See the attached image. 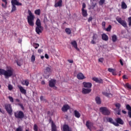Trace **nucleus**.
Wrapping results in <instances>:
<instances>
[{
  "mask_svg": "<svg viewBox=\"0 0 131 131\" xmlns=\"http://www.w3.org/2000/svg\"><path fill=\"white\" fill-rule=\"evenodd\" d=\"M106 120H107V121L108 122H110V123H112V124H114V125H115V126H119V124L114 122V120H113V119H112V118H106Z\"/></svg>",
  "mask_w": 131,
  "mask_h": 131,
  "instance_id": "obj_9",
  "label": "nucleus"
},
{
  "mask_svg": "<svg viewBox=\"0 0 131 131\" xmlns=\"http://www.w3.org/2000/svg\"><path fill=\"white\" fill-rule=\"evenodd\" d=\"M105 4V0H100L99 2V6H103Z\"/></svg>",
  "mask_w": 131,
  "mask_h": 131,
  "instance_id": "obj_36",
  "label": "nucleus"
},
{
  "mask_svg": "<svg viewBox=\"0 0 131 131\" xmlns=\"http://www.w3.org/2000/svg\"><path fill=\"white\" fill-rule=\"evenodd\" d=\"M93 21V17L92 16H90L89 19H88V22H91Z\"/></svg>",
  "mask_w": 131,
  "mask_h": 131,
  "instance_id": "obj_53",
  "label": "nucleus"
},
{
  "mask_svg": "<svg viewBox=\"0 0 131 131\" xmlns=\"http://www.w3.org/2000/svg\"><path fill=\"white\" fill-rule=\"evenodd\" d=\"M112 39L113 42H115L117 40V36L116 35H113L112 36Z\"/></svg>",
  "mask_w": 131,
  "mask_h": 131,
  "instance_id": "obj_33",
  "label": "nucleus"
},
{
  "mask_svg": "<svg viewBox=\"0 0 131 131\" xmlns=\"http://www.w3.org/2000/svg\"><path fill=\"white\" fill-rule=\"evenodd\" d=\"M102 29H106V22L105 21H103L102 23Z\"/></svg>",
  "mask_w": 131,
  "mask_h": 131,
  "instance_id": "obj_40",
  "label": "nucleus"
},
{
  "mask_svg": "<svg viewBox=\"0 0 131 131\" xmlns=\"http://www.w3.org/2000/svg\"><path fill=\"white\" fill-rule=\"evenodd\" d=\"M92 80L93 81H95V82H97V83H103V79L101 78L99 79L97 77H93Z\"/></svg>",
  "mask_w": 131,
  "mask_h": 131,
  "instance_id": "obj_16",
  "label": "nucleus"
},
{
  "mask_svg": "<svg viewBox=\"0 0 131 131\" xmlns=\"http://www.w3.org/2000/svg\"><path fill=\"white\" fill-rule=\"evenodd\" d=\"M11 4L13 6H22V3H19L17 0H11Z\"/></svg>",
  "mask_w": 131,
  "mask_h": 131,
  "instance_id": "obj_15",
  "label": "nucleus"
},
{
  "mask_svg": "<svg viewBox=\"0 0 131 131\" xmlns=\"http://www.w3.org/2000/svg\"><path fill=\"white\" fill-rule=\"evenodd\" d=\"M128 26L129 27H131V16L128 18Z\"/></svg>",
  "mask_w": 131,
  "mask_h": 131,
  "instance_id": "obj_42",
  "label": "nucleus"
},
{
  "mask_svg": "<svg viewBox=\"0 0 131 131\" xmlns=\"http://www.w3.org/2000/svg\"><path fill=\"white\" fill-rule=\"evenodd\" d=\"M126 108L127 110L129 111V112L131 111V106L129 104L126 105Z\"/></svg>",
  "mask_w": 131,
  "mask_h": 131,
  "instance_id": "obj_43",
  "label": "nucleus"
},
{
  "mask_svg": "<svg viewBox=\"0 0 131 131\" xmlns=\"http://www.w3.org/2000/svg\"><path fill=\"white\" fill-rule=\"evenodd\" d=\"M41 52H42V51H41V49L38 50V53H39V54H40V53H41Z\"/></svg>",
  "mask_w": 131,
  "mask_h": 131,
  "instance_id": "obj_64",
  "label": "nucleus"
},
{
  "mask_svg": "<svg viewBox=\"0 0 131 131\" xmlns=\"http://www.w3.org/2000/svg\"><path fill=\"white\" fill-rule=\"evenodd\" d=\"M93 125H94V124L93 123V122L90 121H87L86 122V126L90 130L91 129H92V126H93Z\"/></svg>",
  "mask_w": 131,
  "mask_h": 131,
  "instance_id": "obj_12",
  "label": "nucleus"
},
{
  "mask_svg": "<svg viewBox=\"0 0 131 131\" xmlns=\"http://www.w3.org/2000/svg\"><path fill=\"white\" fill-rule=\"evenodd\" d=\"M16 63H17V64L18 65V66H21V63H20L18 61H17Z\"/></svg>",
  "mask_w": 131,
  "mask_h": 131,
  "instance_id": "obj_63",
  "label": "nucleus"
},
{
  "mask_svg": "<svg viewBox=\"0 0 131 131\" xmlns=\"http://www.w3.org/2000/svg\"><path fill=\"white\" fill-rule=\"evenodd\" d=\"M122 77L123 79H127V77H126V75H124Z\"/></svg>",
  "mask_w": 131,
  "mask_h": 131,
  "instance_id": "obj_57",
  "label": "nucleus"
},
{
  "mask_svg": "<svg viewBox=\"0 0 131 131\" xmlns=\"http://www.w3.org/2000/svg\"><path fill=\"white\" fill-rule=\"evenodd\" d=\"M68 62H69V63H73V60L69 59L68 60Z\"/></svg>",
  "mask_w": 131,
  "mask_h": 131,
  "instance_id": "obj_60",
  "label": "nucleus"
},
{
  "mask_svg": "<svg viewBox=\"0 0 131 131\" xmlns=\"http://www.w3.org/2000/svg\"><path fill=\"white\" fill-rule=\"evenodd\" d=\"M18 106H20V108L22 110H24V106H23V104L22 103H18Z\"/></svg>",
  "mask_w": 131,
  "mask_h": 131,
  "instance_id": "obj_50",
  "label": "nucleus"
},
{
  "mask_svg": "<svg viewBox=\"0 0 131 131\" xmlns=\"http://www.w3.org/2000/svg\"><path fill=\"white\" fill-rule=\"evenodd\" d=\"M36 25L37 27H42L41 26V23H40V19H39V18H37L36 21Z\"/></svg>",
  "mask_w": 131,
  "mask_h": 131,
  "instance_id": "obj_26",
  "label": "nucleus"
},
{
  "mask_svg": "<svg viewBox=\"0 0 131 131\" xmlns=\"http://www.w3.org/2000/svg\"><path fill=\"white\" fill-rule=\"evenodd\" d=\"M17 10V7H16V5H12V9L11 11V13H13V12H15Z\"/></svg>",
  "mask_w": 131,
  "mask_h": 131,
  "instance_id": "obj_35",
  "label": "nucleus"
},
{
  "mask_svg": "<svg viewBox=\"0 0 131 131\" xmlns=\"http://www.w3.org/2000/svg\"><path fill=\"white\" fill-rule=\"evenodd\" d=\"M28 14L29 15L27 16V20H28V23L30 26L33 27L34 26V15L32 14V12H31V11L30 10H28Z\"/></svg>",
  "mask_w": 131,
  "mask_h": 131,
  "instance_id": "obj_2",
  "label": "nucleus"
},
{
  "mask_svg": "<svg viewBox=\"0 0 131 131\" xmlns=\"http://www.w3.org/2000/svg\"><path fill=\"white\" fill-rule=\"evenodd\" d=\"M45 58L46 59H49V55L47 54H45Z\"/></svg>",
  "mask_w": 131,
  "mask_h": 131,
  "instance_id": "obj_62",
  "label": "nucleus"
},
{
  "mask_svg": "<svg viewBox=\"0 0 131 131\" xmlns=\"http://www.w3.org/2000/svg\"><path fill=\"white\" fill-rule=\"evenodd\" d=\"M116 122L118 124V123L119 124H123V123H124L123 121L120 118H118L116 119Z\"/></svg>",
  "mask_w": 131,
  "mask_h": 131,
  "instance_id": "obj_30",
  "label": "nucleus"
},
{
  "mask_svg": "<svg viewBox=\"0 0 131 131\" xmlns=\"http://www.w3.org/2000/svg\"><path fill=\"white\" fill-rule=\"evenodd\" d=\"M71 45H72L73 48H74V49H76L77 51H79V48H78V47L77 42H76V40L72 41L71 42Z\"/></svg>",
  "mask_w": 131,
  "mask_h": 131,
  "instance_id": "obj_11",
  "label": "nucleus"
},
{
  "mask_svg": "<svg viewBox=\"0 0 131 131\" xmlns=\"http://www.w3.org/2000/svg\"><path fill=\"white\" fill-rule=\"evenodd\" d=\"M121 9H122L123 10H125V9H127V5L124 1L121 2Z\"/></svg>",
  "mask_w": 131,
  "mask_h": 131,
  "instance_id": "obj_25",
  "label": "nucleus"
},
{
  "mask_svg": "<svg viewBox=\"0 0 131 131\" xmlns=\"http://www.w3.org/2000/svg\"><path fill=\"white\" fill-rule=\"evenodd\" d=\"M52 72V69H51V68L47 67L45 70V73L47 74L48 73H50V72Z\"/></svg>",
  "mask_w": 131,
  "mask_h": 131,
  "instance_id": "obj_32",
  "label": "nucleus"
},
{
  "mask_svg": "<svg viewBox=\"0 0 131 131\" xmlns=\"http://www.w3.org/2000/svg\"><path fill=\"white\" fill-rule=\"evenodd\" d=\"M120 63L122 66H123V62H122V60L120 59Z\"/></svg>",
  "mask_w": 131,
  "mask_h": 131,
  "instance_id": "obj_59",
  "label": "nucleus"
},
{
  "mask_svg": "<svg viewBox=\"0 0 131 131\" xmlns=\"http://www.w3.org/2000/svg\"><path fill=\"white\" fill-rule=\"evenodd\" d=\"M0 112L2 113V114H5V111L2 110V108H0Z\"/></svg>",
  "mask_w": 131,
  "mask_h": 131,
  "instance_id": "obj_56",
  "label": "nucleus"
},
{
  "mask_svg": "<svg viewBox=\"0 0 131 131\" xmlns=\"http://www.w3.org/2000/svg\"><path fill=\"white\" fill-rule=\"evenodd\" d=\"M14 116L17 119H23L25 116L23 112L21 111H17L14 113Z\"/></svg>",
  "mask_w": 131,
  "mask_h": 131,
  "instance_id": "obj_4",
  "label": "nucleus"
},
{
  "mask_svg": "<svg viewBox=\"0 0 131 131\" xmlns=\"http://www.w3.org/2000/svg\"><path fill=\"white\" fill-rule=\"evenodd\" d=\"M17 87L19 89V91L21 94H24V95H26V90L23 88L21 85H18Z\"/></svg>",
  "mask_w": 131,
  "mask_h": 131,
  "instance_id": "obj_18",
  "label": "nucleus"
},
{
  "mask_svg": "<svg viewBox=\"0 0 131 131\" xmlns=\"http://www.w3.org/2000/svg\"><path fill=\"white\" fill-rule=\"evenodd\" d=\"M101 37L102 39L105 41H107V40L109 39V37H108V36L105 33H103L101 35Z\"/></svg>",
  "mask_w": 131,
  "mask_h": 131,
  "instance_id": "obj_23",
  "label": "nucleus"
},
{
  "mask_svg": "<svg viewBox=\"0 0 131 131\" xmlns=\"http://www.w3.org/2000/svg\"><path fill=\"white\" fill-rule=\"evenodd\" d=\"M8 99H9V100L11 103H13L14 102V98H13L11 96H9Z\"/></svg>",
  "mask_w": 131,
  "mask_h": 131,
  "instance_id": "obj_46",
  "label": "nucleus"
},
{
  "mask_svg": "<svg viewBox=\"0 0 131 131\" xmlns=\"http://www.w3.org/2000/svg\"><path fill=\"white\" fill-rule=\"evenodd\" d=\"M92 92V89L89 88H82V93L84 95H86V94H90Z\"/></svg>",
  "mask_w": 131,
  "mask_h": 131,
  "instance_id": "obj_10",
  "label": "nucleus"
},
{
  "mask_svg": "<svg viewBox=\"0 0 131 131\" xmlns=\"http://www.w3.org/2000/svg\"><path fill=\"white\" fill-rule=\"evenodd\" d=\"M8 90L9 91H12V90H13V85H12L11 84H9L8 85Z\"/></svg>",
  "mask_w": 131,
  "mask_h": 131,
  "instance_id": "obj_48",
  "label": "nucleus"
},
{
  "mask_svg": "<svg viewBox=\"0 0 131 131\" xmlns=\"http://www.w3.org/2000/svg\"><path fill=\"white\" fill-rule=\"evenodd\" d=\"M5 108L6 110L7 113L9 115H12L13 113V108H12V105L10 103H6L5 104Z\"/></svg>",
  "mask_w": 131,
  "mask_h": 131,
  "instance_id": "obj_5",
  "label": "nucleus"
},
{
  "mask_svg": "<svg viewBox=\"0 0 131 131\" xmlns=\"http://www.w3.org/2000/svg\"><path fill=\"white\" fill-rule=\"evenodd\" d=\"M63 1L62 0H59L57 3H55L54 5L55 8H58V7H62V4Z\"/></svg>",
  "mask_w": 131,
  "mask_h": 131,
  "instance_id": "obj_24",
  "label": "nucleus"
},
{
  "mask_svg": "<svg viewBox=\"0 0 131 131\" xmlns=\"http://www.w3.org/2000/svg\"><path fill=\"white\" fill-rule=\"evenodd\" d=\"M25 85H26V86H28V85H29V80H25Z\"/></svg>",
  "mask_w": 131,
  "mask_h": 131,
  "instance_id": "obj_41",
  "label": "nucleus"
},
{
  "mask_svg": "<svg viewBox=\"0 0 131 131\" xmlns=\"http://www.w3.org/2000/svg\"><path fill=\"white\" fill-rule=\"evenodd\" d=\"M33 129H34V131H38V127L37 126V125H36V124H35L34 125Z\"/></svg>",
  "mask_w": 131,
  "mask_h": 131,
  "instance_id": "obj_39",
  "label": "nucleus"
},
{
  "mask_svg": "<svg viewBox=\"0 0 131 131\" xmlns=\"http://www.w3.org/2000/svg\"><path fill=\"white\" fill-rule=\"evenodd\" d=\"M113 75H117L116 74V70H114V71H113V72H112Z\"/></svg>",
  "mask_w": 131,
  "mask_h": 131,
  "instance_id": "obj_52",
  "label": "nucleus"
},
{
  "mask_svg": "<svg viewBox=\"0 0 131 131\" xmlns=\"http://www.w3.org/2000/svg\"><path fill=\"white\" fill-rule=\"evenodd\" d=\"M112 29V26H111V25H109L108 27L107 28H105V29H103V30H105V31L109 32L110 31H111Z\"/></svg>",
  "mask_w": 131,
  "mask_h": 131,
  "instance_id": "obj_31",
  "label": "nucleus"
},
{
  "mask_svg": "<svg viewBox=\"0 0 131 131\" xmlns=\"http://www.w3.org/2000/svg\"><path fill=\"white\" fill-rule=\"evenodd\" d=\"M41 30H43V28L42 27H36L35 31L37 34H39V33H41Z\"/></svg>",
  "mask_w": 131,
  "mask_h": 131,
  "instance_id": "obj_17",
  "label": "nucleus"
},
{
  "mask_svg": "<svg viewBox=\"0 0 131 131\" xmlns=\"http://www.w3.org/2000/svg\"><path fill=\"white\" fill-rule=\"evenodd\" d=\"M125 86L126 88H127V89L131 90V85L129 84L128 83H126Z\"/></svg>",
  "mask_w": 131,
  "mask_h": 131,
  "instance_id": "obj_44",
  "label": "nucleus"
},
{
  "mask_svg": "<svg viewBox=\"0 0 131 131\" xmlns=\"http://www.w3.org/2000/svg\"><path fill=\"white\" fill-rule=\"evenodd\" d=\"M63 131H72L71 129H70V127L67 124H64L63 126Z\"/></svg>",
  "mask_w": 131,
  "mask_h": 131,
  "instance_id": "obj_22",
  "label": "nucleus"
},
{
  "mask_svg": "<svg viewBox=\"0 0 131 131\" xmlns=\"http://www.w3.org/2000/svg\"><path fill=\"white\" fill-rule=\"evenodd\" d=\"M102 94H103V95H104V96H105L106 97H110L111 96H112V95H111V94L106 93V92H104Z\"/></svg>",
  "mask_w": 131,
  "mask_h": 131,
  "instance_id": "obj_38",
  "label": "nucleus"
},
{
  "mask_svg": "<svg viewBox=\"0 0 131 131\" xmlns=\"http://www.w3.org/2000/svg\"><path fill=\"white\" fill-rule=\"evenodd\" d=\"M114 69H111V68H108V72H111L112 73V72H113Z\"/></svg>",
  "mask_w": 131,
  "mask_h": 131,
  "instance_id": "obj_54",
  "label": "nucleus"
},
{
  "mask_svg": "<svg viewBox=\"0 0 131 131\" xmlns=\"http://www.w3.org/2000/svg\"><path fill=\"white\" fill-rule=\"evenodd\" d=\"M116 20L118 22V23L122 25L123 27H124V28H126L127 27V23L125 20H122L121 17H117Z\"/></svg>",
  "mask_w": 131,
  "mask_h": 131,
  "instance_id": "obj_6",
  "label": "nucleus"
},
{
  "mask_svg": "<svg viewBox=\"0 0 131 131\" xmlns=\"http://www.w3.org/2000/svg\"><path fill=\"white\" fill-rule=\"evenodd\" d=\"M98 34L97 33H94L93 34V36L92 37V40L91 41V43H92V45H95L96 43V40H97V39H98Z\"/></svg>",
  "mask_w": 131,
  "mask_h": 131,
  "instance_id": "obj_8",
  "label": "nucleus"
},
{
  "mask_svg": "<svg viewBox=\"0 0 131 131\" xmlns=\"http://www.w3.org/2000/svg\"><path fill=\"white\" fill-rule=\"evenodd\" d=\"M83 17H88V11L85 9H81Z\"/></svg>",
  "mask_w": 131,
  "mask_h": 131,
  "instance_id": "obj_27",
  "label": "nucleus"
},
{
  "mask_svg": "<svg viewBox=\"0 0 131 131\" xmlns=\"http://www.w3.org/2000/svg\"><path fill=\"white\" fill-rule=\"evenodd\" d=\"M2 7H3V8H5V9H6V8H7V5H6V4L5 5L4 4H2Z\"/></svg>",
  "mask_w": 131,
  "mask_h": 131,
  "instance_id": "obj_58",
  "label": "nucleus"
},
{
  "mask_svg": "<svg viewBox=\"0 0 131 131\" xmlns=\"http://www.w3.org/2000/svg\"><path fill=\"white\" fill-rule=\"evenodd\" d=\"M0 75H4L6 79H8L14 75V70L12 68H10L7 70L0 69Z\"/></svg>",
  "mask_w": 131,
  "mask_h": 131,
  "instance_id": "obj_1",
  "label": "nucleus"
},
{
  "mask_svg": "<svg viewBox=\"0 0 131 131\" xmlns=\"http://www.w3.org/2000/svg\"><path fill=\"white\" fill-rule=\"evenodd\" d=\"M74 113L75 117L77 118H79L80 117V113H79V112L77 110H75L74 111Z\"/></svg>",
  "mask_w": 131,
  "mask_h": 131,
  "instance_id": "obj_28",
  "label": "nucleus"
},
{
  "mask_svg": "<svg viewBox=\"0 0 131 131\" xmlns=\"http://www.w3.org/2000/svg\"><path fill=\"white\" fill-rule=\"evenodd\" d=\"M34 47L35 49H37V48H38V47H39V44H38L37 43H35L34 44Z\"/></svg>",
  "mask_w": 131,
  "mask_h": 131,
  "instance_id": "obj_49",
  "label": "nucleus"
},
{
  "mask_svg": "<svg viewBox=\"0 0 131 131\" xmlns=\"http://www.w3.org/2000/svg\"><path fill=\"white\" fill-rule=\"evenodd\" d=\"M65 31L66 33L68 34V35H70L71 34V30H70V28H66Z\"/></svg>",
  "mask_w": 131,
  "mask_h": 131,
  "instance_id": "obj_34",
  "label": "nucleus"
},
{
  "mask_svg": "<svg viewBox=\"0 0 131 131\" xmlns=\"http://www.w3.org/2000/svg\"><path fill=\"white\" fill-rule=\"evenodd\" d=\"M35 14L36 15H40V9H37L35 11Z\"/></svg>",
  "mask_w": 131,
  "mask_h": 131,
  "instance_id": "obj_37",
  "label": "nucleus"
},
{
  "mask_svg": "<svg viewBox=\"0 0 131 131\" xmlns=\"http://www.w3.org/2000/svg\"><path fill=\"white\" fill-rule=\"evenodd\" d=\"M2 2H3V3H5V4H6V6L8 5V1H7V0H2Z\"/></svg>",
  "mask_w": 131,
  "mask_h": 131,
  "instance_id": "obj_55",
  "label": "nucleus"
},
{
  "mask_svg": "<svg viewBox=\"0 0 131 131\" xmlns=\"http://www.w3.org/2000/svg\"><path fill=\"white\" fill-rule=\"evenodd\" d=\"M99 111L103 114V115H106L108 116L111 114V111L109 110L108 108L105 106L100 107Z\"/></svg>",
  "mask_w": 131,
  "mask_h": 131,
  "instance_id": "obj_3",
  "label": "nucleus"
},
{
  "mask_svg": "<svg viewBox=\"0 0 131 131\" xmlns=\"http://www.w3.org/2000/svg\"><path fill=\"white\" fill-rule=\"evenodd\" d=\"M52 131H57V126H56V125L55 124V123H54V122H52V129H51Z\"/></svg>",
  "mask_w": 131,
  "mask_h": 131,
  "instance_id": "obj_29",
  "label": "nucleus"
},
{
  "mask_svg": "<svg viewBox=\"0 0 131 131\" xmlns=\"http://www.w3.org/2000/svg\"><path fill=\"white\" fill-rule=\"evenodd\" d=\"M70 106H69V105L68 104L67 105H64L62 108L61 110L63 112H66L67 111H68L69 109H70Z\"/></svg>",
  "mask_w": 131,
  "mask_h": 131,
  "instance_id": "obj_20",
  "label": "nucleus"
},
{
  "mask_svg": "<svg viewBox=\"0 0 131 131\" xmlns=\"http://www.w3.org/2000/svg\"><path fill=\"white\" fill-rule=\"evenodd\" d=\"M32 62H34L35 61V56L33 55L31 58Z\"/></svg>",
  "mask_w": 131,
  "mask_h": 131,
  "instance_id": "obj_45",
  "label": "nucleus"
},
{
  "mask_svg": "<svg viewBox=\"0 0 131 131\" xmlns=\"http://www.w3.org/2000/svg\"><path fill=\"white\" fill-rule=\"evenodd\" d=\"M115 106L118 109V113H117L118 115H120L121 112V110H120V107H121V105L120 104V103H116Z\"/></svg>",
  "mask_w": 131,
  "mask_h": 131,
  "instance_id": "obj_19",
  "label": "nucleus"
},
{
  "mask_svg": "<svg viewBox=\"0 0 131 131\" xmlns=\"http://www.w3.org/2000/svg\"><path fill=\"white\" fill-rule=\"evenodd\" d=\"M98 62H100V63H103L104 62V58H100L98 59Z\"/></svg>",
  "mask_w": 131,
  "mask_h": 131,
  "instance_id": "obj_47",
  "label": "nucleus"
},
{
  "mask_svg": "<svg viewBox=\"0 0 131 131\" xmlns=\"http://www.w3.org/2000/svg\"><path fill=\"white\" fill-rule=\"evenodd\" d=\"M95 101L97 105H101V104H102V100H101V98L99 96L96 97Z\"/></svg>",
  "mask_w": 131,
  "mask_h": 131,
  "instance_id": "obj_21",
  "label": "nucleus"
},
{
  "mask_svg": "<svg viewBox=\"0 0 131 131\" xmlns=\"http://www.w3.org/2000/svg\"><path fill=\"white\" fill-rule=\"evenodd\" d=\"M86 7V5H85V3H83L82 4V8L81 10H84V9H85Z\"/></svg>",
  "mask_w": 131,
  "mask_h": 131,
  "instance_id": "obj_51",
  "label": "nucleus"
},
{
  "mask_svg": "<svg viewBox=\"0 0 131 131\" xmlns=\"http://www.w3.org/2000/svg\"><path fill=\"white\" fill-rule=\"evenodd\" d=\"M56 84V80L51 79L49 81V85L50 88H54Z\"/></svg>",
  "mask_w": 131,
  "mask_h": 131,
  "instance_id": "obj_13",
  "label": "nucleus"
},
{
  "mask_svg": "<svg viewBox=\"0 0 131 131\" xmlns=\"http://www.w3.org/2000/svg\"><path fill=\"white\" fill-rule=\"evenodd\" d=\"M77 78L80 80H82V79H85V77H84V75L82 73H79L77 75Z\"/></svg>",
  "mask_w": 131,
  "mask_h": 131,
  "instance_id": "obj_14",
  "label": "nucleus"
},
{
  "mask_svg": "<svg viewBox=\"0 0 131 131\" xmlns=\"http://www.w3.org/2000/svg\"><path fill=\"white\" fill-rule=\"evenodd\" d=\"M82 85L85 89H92L93 84L90 82H83Z\"/></svg>",
  "mask_w": 131,
  "mask_h": 131,
  "instance_id": "obj_7",
  "label": "nucleus"
},
{
  "mask_svg": "<svg viewBox=\"0 0 131 131\" xmlns=\"http://www.w3.org/2000/svg\"><path fill=\"white\" fill-rule=\"evenodd\" d=\"M40 101H43V96H41L40 97Z\"/></svg>",
  "mask_w": 131,
  "mask_h": 131,
  "instance_id": "obj_61",
  "label": "nucleus"
}]
</instances>
